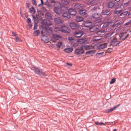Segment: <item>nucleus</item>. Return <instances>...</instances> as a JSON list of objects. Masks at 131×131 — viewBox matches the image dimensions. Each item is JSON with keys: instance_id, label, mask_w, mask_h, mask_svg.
Wrapping results in <instances>:
<instances>
[{"instance_id": "nucleus-5", "label": "nucleus", "mask_w": 131, "mask_h": 131, "mask_svg": "<svg viewBox=\"0 0 131 131\" xmlns=\"http://www.w3.org/2000/svg\"><path fill=\"white\" fill-rule=\"evenodd\" d=\"M62 38V36L59 35L54 34L53 35V37L52 40L54 42H56L57 40H58Z\"/></svg>"}, {"instance_id": "nucleus-45", "label": "nucleus", "mask_w": 131, "mask_h": 131, "mask_svg": "<svg viewBox=\"0 0 131 131\" xmlns=\"http://www.w3.org/2000/svg\"><path fill=\"white\" fill-rule=\"evenodd\" d=\"M95 124L96 125H101V123H99L98 122H95Z\"/></svg>"}, {"instance_id": "nucleus-3", "label": "nucleus", "mask_w": 131, "mask_h": 131, "mask_svg": "<svg viewBox=\"0 0 131 131\" xmlns=\"http://www.w3.org/2000/svg\"><path fill=\"white\" fill-rule=\"evenodd\" d=\"M128 34H127L126 32H123L119 35L120 41H124L128 37Z\"/></svg>"}, {"instance_id": "nucleus-36", "label": "nucleus", "mask_w": 131, "mask_h": 131, "mask_svg": "<svg viewBox=\"0 0 131 131\" xmlns=\"http://www.w3.org/2000/svg\"><path fill=\"white\" fill-rule=\"evenodd\" d=\"M40 33L39 31V30H37L35 31L34 32V35L35 36H38Z\"/></svg>"}, {"instance_id": "nucleus-46", "label": "nucleus", "mask_w": 131, "mask_h": 131, "mask_svg": "<svg viewBox=\"0 0 131 131\" xmlns=\"http://www.w3.org/2000/svg\"><path fill=\"white\" fill-rule=\"evenodd\" d=\"M27 22L28 23H30L31 22V19L30 18H28L27 19Z\"/></svg>"}, {"instance_id": "nucleus-20", "label": "nucleus", "mask_w": 131, "mask_h": 131, "mask_svg": "<svg viewBox=\"0 0 131 131\" xmlns=\"http://www.w3.org/2000/svg\"><path fill=\"white\" fill-rule=\"evenodd\" d=\"M100 14L95 13L93 14L92 17L94 18H97L100 17Z\"/></svg>"}, {"instance_id": "nucleus-56", "label": "nucleus", "mask_w": 131, "mask_h": 131, "mask_svg": "<svg viewBox=\"0 0 131 131\" xmlns=\"http://www.w3.org/2000/svg\"><path fill=\"white\" fill-rule=\"evenodd\" d=\"M28 26H29V28H30L32 26L31 25L29 24L28 25Z\"/></svg>"}, {"instance_id": "nucleus-23", "label": "nucleus", "mask_w": 131, "mask_h": 131, "mask_svg": "<svg viewBox=\"0 0 131 131\" xmlns=\"http://www.w3.org/2000/svg\"><path fill=\"white\" fill-rule=\"evenodd\" d=\"M112 22L111 21L105 22L104 24L103 27V28H105L109 25L110 24H112Z\"/></svg>"}, {"instance_id": "nucleus-33", "label": "nucleus", "mask_w": 131, "mask_h": 131, "mask_svg": "<svg viewBox=\"0 0 131 131\" xmlns=\"http://www.w3.org/2000/svg\"><path fill=\"white\" fill-rule=\"evenodd\" d=\"M46 18L48 19H51V18L50 14L49 13H48L45 14Z\"/></svg>"}, {"instance_id": "nucleus-18", "label": "nucleus", "mask_w": 131, "mask_h": 131, "mask_svg": "<svg viewBox=\"0 0 131 131\" xmlns=\"http://www.w3.org/2000/svg\"><path fill=\"white\" fill-rule=\"evenodd\" d=\"M128 13V11H125L123 13H122L120 15V17L121 18H124L125 16Z\"/></svg>"}, {"instance_id": "nucleus-61", "label": "nucleus", "mask_w": 131, "mask_h": 131, "mask_svg": "<svg viewBox=\"0 0 131 131\" xmlns=\"http://www.w3.org/2000/svg\"><path fill=\"white\" fill-rule=\"evenodd\" d=\"M34 29H36V27L35 25V26H34Z\"/></svg>"}, {"instance_id": "nucleus-57", "label": "nucleus", "mask_w": 131, "mask_h": 131, "mask_svg": "<svg viewBox=\"0 0 131 131\" xmlns=\"http://www.w3.org/2000/svg\"><path fill=\"white\" fill-rule=\"evenodd\" d=\"M67 64L68 66H71L72 64L71 63H67Z\"/></svg>"}, {"instance_id": "nucleus-14", "label": "nucleus", "mask_w": 131, "mask_h": 131, "mask_svg": "<svg viewBox=\"0 0 131 131\" xmlns=\"http://www.w3.org/2000/svg\"><path fill=\"white\" fill-rule=\"evenodd\" d=\"M44 25H45V28L46 29L48 28V27L50 25H52V23L50 21L48 20H47L45 22H44Z\"/></svg>"}, {"instance_id": "nucleus-60", "label": "nucleus", "mask_w": 131, "mask_h": 131, "mask_svg": "<svg viewBox=\"0 0 131 131\" xmlns=\"http://www.w3.org/2000/svg\"><path fill=\"white\" fill-rule=\"evenodd\" d=\"M128 15V16H129V15H131V12L129 13Z\"/></svg>"}, {"instance_id": "nucleus-32", "label": "nucleus", "mask_w": 131, "mask_h": 131, "mask_svg": "<svg viewBox=\"0 0 131 131\" xmlns=\"http://www.w3.org/2000/svg\"><path fill=\"white\" fill-rule=\"evenodd\" d=\"M92 23L90 22L87 21L85 23V26L86 27L92 25Z\"/></svg>"}, {"instance_id": "nucleus-26", "label": "nucleus", "mask_w": 131, "mask_h": 131, "mask_svg": "<svg viewBox=\"0 0 131 131\" xmlns=\"http://www.w3.org/2000/svg\"><path fill=\"white\" fill-rule=\"evenodd\" d=\"M97 28L95 26H93L90 28L89 30L90 31L93 32L95 31Z\"/></svg>"}, {"instance_id": "nucleus-35", "label": "nucleus", "mask_w": 131, "mask_h": 131, "mask_svg": "<svg viewBox=\"0 0 131 131\" xmlns=\"http://www.w3.org/2000/svg\"><path fill=\"white\" fill-rule=\"evenodd\" d=\"M86 40L84 39H80L78 41V42H80L81 44L85 43L86 42Z\"/></svg>"}, {"instance_id": "nucleus-43", "label": "nucleus", "mask_w": 131, "mask_h": 131, "mask_svg": "<svg viewBox=\"0 0 131 131\" xmlns=\"http://www.w3.org/2000/svg\"><path fill=\"white\" fill-rule=\"evenodd\" d=\"M72 44V45L74 47L77 46L78 45L77 42H74L73 44Z\"/></svg>"}, {"instance_id": "nucleus-16", "label": "nucleus", "mask_w": 131, "mask_h": 131, "mask_svg": "<svg viewBox=\"0 0 131 131\" xmlns=\"http://www.w3.org/2000/svg\"><path fill=\"white\" fill-rule=\"evenodd\" d=\"M68 12L70 14L73 15H75L77 13L75 10L71 8H70L69 9Z\"/></svg>"}, {"instance_id": "nucleus-17", "label": "nucleus", "mask_w": 131, "mask_h": 131, "mask_svg": "<svg viewBox=\"0 0 131 131\" xmlns=\"http://www.w3.org/2000/svg\"><path fill=\"white\" fill-rule=\"evenodd\" d=\"M56 46L62 49L64 47V45L61 42H59L57 44Z\"/></svg>"}, {"instance_id": "nucleus-59", "label": "nucleus", "mask_w": 131, "mask_h": 131, "mask_svg": "<svg viewBox=\"0 0 131 131\" xmlns=\"http://www.w3.org/2000/svg\"><path fill=\"white\" fill-rule=\"evenodd\" d=\"M103 53V52H100V53H97V54H102V53Z\"/></svg>"}, {"instance_id": "nucleus-11", "label": "nucleus", "mask_w": 131, "mask_h": 131, "mask_svg": "<svg viewBox=\"0 0 131 131\" xmlns=\"http://www.w3.org/2000/svg\"><path fill=\"white\" fill-rule=\"evenodd\" d=\"M74 8L76 9L81 10L83 8V6L82 5L79 4H76L74 6Z\"/></svg>"}, {"instance_id": "nucleus-40", "label": "nucleus", "mask_w": 131, "mask_h": 131, "mask_svg": "<svg viewBox=\"0 0 131 131\" xmlns=\"http://www.w3.org/2000/svg\"><path fill=\"white\" fill-rule=\"evenodd\" d=\"M54 30L56 31H61V28H60L58 27H55Z\"/></svg>"}, {"instance_id": "nucleus-58", "label": "nucleus", "mask_w": 131, "mask_h": 131, "mask_svg": "<svg viewBox=\"0 0 131 131\" xmlns=\"http://www.w3.org/2000/svg\"><path fill=\"white\" fill-rule=\"evenodd\" d=\"M100 40V39H94L93 40L94 41H97Z\"/></svg>"}, {"instance_id": "nucleus-10", "label": "nucleus", "mask_w": 131, "mask_h": 131, "mask_svg": "<svg viewBox=\"0 0 131 131\" xmlns=\"http://www.w3.org/2000/svg\"><path fill=\"white\" fill-rule=\"evenodd\" d=\"M117 42V38L116 37H114L112 41L111 45L113 46H117L119 44L120 41H119L116 43Z\"/></svg>"}, {"instance_id": "nucleus-27", "label": "nucleus", "mask_w": 131, "mask_h": 131, "mask_svg": "<svg viewBox=\"0 0 131 131\" xmlns=\"http://www.w3.org/2000/svg\"><path fill=\"white\" fill-rule=\"evenodd\" d=\"M73 49L72 48H69L65 49L64 51L66 52H70L73 51Z\"/></svg>"}, {"instance_id": "nucleus-54", "label": "nucleus", "mask_w": 131, "mask_h": 131, "mask_svg": "<svg viewBox=\"0 0 131 131\" xmlns=\"http://www.w3.org/2000/svg\"><path fill=\"white\" fill-rule=\"evenodd\" d=\"M40 1L41 2V4L42 5H43V2L42 0H40Z\"/></svg>"}, {"instance_id": "nucleus-31", "label": "nucleus", "mask_w": 131, "mask_h": 131, "mask_svg": "<svg viewBox=\"0 0 131 131\" xmlns=\"http://www.w3.org/2000/svg\"><path fill=\"white\" fill-rule=\"evenodd\" d=\"M68 40L69 42L72 43H73V42H74L76 41L74 39V38L72 37H69L68 38Z\"/></svg>"}, {"instance_id": "nucleus-7", "label": "nucleus", "mask_w": 131, "mask_h": 131, "mask_svg": "<svg viewBox=\"0 0 131 131\" xmlns=\"http://www.w3.org/2000/svg\"><path fill=\"white\" fill-rule=\"evenodd\" d=\"M84 50L82 48H81V46L79 48H77L75 50V52L77 55L82 54L84 52Z\"/></svg>"}, {"instance_id": "nucleus-48", "label": "nucleus", "mask_w": 131, "mask_h": 131, "mask_svg": "<svg viewBox=\"0 0 131 131\" xmlns=\"http://www.w3.org/2000/svg\"><path fill=\"white\" fill-rule=\"evenodd\" d=\"M131 23V20H130L127 23L125 24V25H129Z\"/></svg>"}, {"instance_id": "nucleus-15", "label": "nucleus", "mask_w": 131, "mask_h": 131, "mask_svg": "<svg viewBox=\"0 0 131 131\" xmlns=\"http://www.w3.org/2000/svg\"><path fill=\"white\" fill-rule=\"evenodd\" d=\"M107 46V43H104L100 44L98 46V48L99 49H101L104 48L106 47Z\"/></svg>"}, {"instance_id": "nucleus-2", "label": "nucleus", "mask_w": 131, "mask_h": 131, "mask_svg": "<svg viewBox=\"0 0 131 131\" xmlns=\"http://www.w3.org/2000/svg\"><path fill=\"white\" fill-rule=\"evenodd\" d=\"M32 69L36 73L38 74L45 76H46V74L42 72L41 71L40 69L37 68H36L34 67H32Z\"/></svg>"}, {"instance_id": "nucleus-64", "label": "nucleus", "mask_w": 131, "mask_h": 131, "mask_svg": "<svg viewBox=\"0 0 131 131\" xmlns=\"http://www.w3.org/2000/svg\"><path fill=\"white\" fill-rule=\"evenodd\" d=\"M113 131H117L116 129H114L113 130Z\"/></svg>"}, {"instance_id": "nucleus-8", "label": "nucleus", "mask_w": 131, "mask_h": 131, "mask_svg": "<svg viewBox=\"0 0 131 131\" xmlns=\"http://www.w3.org/2000/svg\"><path fill=\"white\" fill-rule=\"evenodd\" d=\"M69 26L72 29H77L79 27V26L76 23H69Z\"/></svg>"}, {"instance_id": "nucleus-52", "label": "nucleus", "mask_w": 131, "mask_h": 131, "mask_svg": "<svg viewBox=\"0 0 131 131\" xmlns=\"http://www.w3.org/2000/svg\"><path fill=\"white\" fill-rule=\"evenodd\" d=\"M112 51V49H108V51H107V52H108L109 53V52H111Z\"/></svg>"}, {"instance_id": "nucleus-21", "label": "nucleus", "mask_w": 131, "mask_h": 131, "mask_svg": "<svg viewBox=\"0 0 131 131\" xmlns=\"http://www.w3.org/2000/svg\"><path fill=\"white\" fill-rule=\"evenodd\" d=\"M105 31L103 29H101L96 32V34L99 35H103L104 34Z\"/></svg>"}, {"instance_id": "nucleus-47", "label": "nucleus", "mask_w": 131, "mask_h": 131, "mask_svg": "<svg viewBox=\"0 0 131 131\" xmlns=\"http://www.w3.org/2000/svg\"><path fill=\"white\" fill-rule=\"evenodd\" d=\"M96 2V0H93L91 1L90 3L91 4H95V3Z\"/></svg>"}, {"instance_id": "nucleus-42", "label": "nucleus", "mask_w": 131, "mask_h": 131, "mask_svg": "<svg viewBox=\"0 0 131 131\" xmlns=\"http://www.w3.org/2000/svg\"><path fill=\"white\" fill-rule=\"evenodd\" d=\"M122 10H117L115 11V13L116 14H118L121 13Z\"/></svg>"}, {"instance_id": "nucleus-63", "label": "nucleus", "mask_w": 131, "mask_h": 131, "mask_svg": "<svg viewBox=\"0 0 131 131\" xmlns=\"http://www.w3.org/2000/svg\"><path fill=\"white\" fill-rule=\"evenodd\" d=\"M120 0H115V1L117 2H119Z\"/></svg>"}, {"instance_id": "nucleus-13", "label": "nucleus", "mask_w": 131, "mask_h": 131, "mask_svg": "<svg viewBox=\"0 0 131 131\" xmlns=\"http://www.w3.org/2000/svg\"><path fill=\"white\" fill-rule=\"evenodd\" d=\"M42 34L41 37V39L43 41L46 42H47L48 41V38L46 36H44L43 35V32L42 31H41Z\"/></svg>"}, {"instance_id": "nucleus-24", "label": "nucleus", "mask_w": 131, "mask_h": 131, "mask_svg": "<svg viewBox=\"0 0 131 131\" xmlns=\"http://www.w3.org/2000/svg\"><path fill=\"white\" fill-rule=\"evenodd\" d=\"M75 20L77 22H79L83 20V18L81 17L77 16L76 17Z\"/></svg>"}, {"instance_id": "nucleus-9", "label": "nucleus", "mask_w": 131, "mask_h": 131, "mask_svg": "<svg viewBox=\"0 0 131 131\" xmlns=\"http://www.w3.org/2000/svg\"><path fill=\"white\" fill-rule=\"evenodd\" d=\"M54 21L56 24H60L62 23V21L61 18L59 17H57L54 19Z\"/></svg>"}, {"instance_id": "nucleus-28", "label": "nucleus", "mask_w": 131, "mask_h": 131, "mask_svg": "<svg viewBox=\"0 0 131 131\" xmlns=\"http://www.w3.org/2000/svg\"><path fill=\"white\" fill-rule=\"evenodd\" d=\"M115 4L112 2L109 3L108 5V7L109 8H112L114 5Z\"/></svg>"}, {"instance_id": "nucleus-30", "label": "nucleus", "mask_w": 131, "mask_h": 131, "mask_svg": "<svg viewBox=\"0 0 131 131\" xmlns=\"http://www.w3.org/2000/svg\"><path fill=\"white\" fill-rule=\"evenodd\" d=\"M62 17L63 18H67L68 19H69L70 18V16L68 15L67 13H64L62 15Z\"/></svg>"}, {"instance_id": "nucleus-6", "label": "nucleus", "mask_w": 131, "mask_h": 131, "mask_svg": "<svg viewBox=\"0 0 131 131\" xmlns=\"http://www.w3.org/2000/svg\"><path fill=\"white\" fill-rule=\"evenodd\" d=\"M61 31L63 32L66 33H69V28L64 25L61 26Z\"/></svg>"}, {"instance_id": "nucleus-37", "label": "nucleus", "mask_w": 131, "mask_h": 131, "mask_svg": "<svg viewBox=\"0 0 131 131\" xmlns=\"http://www.w3.org/2000/svg\"><path fill=\"white\" fill-rule=\"evenodd\" d=\"M62 2L64 5H67L68 3V2L67 0H62Z\"/></svg>"}, {"instance_id": "nucleus-53", "label": "nucleus", "mask_w": 131, "mask_h": 131, "mask_svg": "<svg viewBox=\"0 0 131 131\" xmlns=\"http://www.w3.org/2000/svg\"><path fill=\"white\" fill-rule=\"evenodd\" d=\"M130 2V1H129L128 2L125 3L124 4L125 5H126L127 4H128Z\"/></svg>"}, {"instance_id": "nucleus-38", "label": "nucleus", "mask_w": 131, "mask_h": 131, "mask_svg": "<svg viewBox=\"0 0 131 131\" xmlns=\"http://www.w3.org/2000/svg\"><path fill=\"white\" fill-rule=\"evenodd\" d=\"M116 81V79L115 78L112 79L111 80V81L110 82V83L112 84L114 83Z\"/></svg>"}, {"instance_id": "nucleus-49", "label": "nucleus", "mask_w": 131, "mask_h": 131, "mask_svg": "<svg viewBox=\"0 0 131 131\" xmlns=\"http://www.w3.org/2000/svg\"><path fill=\"white\" fill-rule=\"evenodd\" d=\"M32 3L34 5H36V3L35 0H32Z\"/></svg>"}, {"instance_id": "nucleus-44", "label": "nucleus", "mask_w": 131, "mask_h": 131, "mask_svg": "<svg viewBox=\"0 0 131 131\" xmlns=\"http://www.w3.org/2000/svg\"><path fill=\"white\" fill-rule=\"evenodd\" d=\"M97 8V7H94L93 8L91 9V11L92 12H93V10L96 11Z\"/></svg>"}, {"instance_id": "nucleus-39", "label": "nucleus", "mask_w": 131, "mask_h": 131, "mask_svg": "<svg viewBox=\"0 0 131 131\" xmlns=\"http://www.w3.org/2000/svg\"><path fill=\"white\" fill-rule=\"evenodd\" d=\"M121 5L122 4H118L115 7V9H117L121 7Z\"/></svg>"}, {"instance_id": "nucleus-29", "label": "nucleus", "mask_w": 131, "mask_h": 131, "mask_svg": "<svg viewBox=\"0 0 131 131\" xmlns=\"http://www.w3.org/2000/svg\"><path fill=\"white\" fill-rule=\"evenodd\" d=\"M121 24V23L120 22H118L116 23H115L112 25L111 26L112 27H116L120 25Z\"/></svg>"}, {"instance_id": "nucleus-55", "label": "nucleus", "mask_w": 131, "mask_h": 131, "mask_svg": "<svg viewBox=\"0 0 131 131\" xmlns=\"http://www.w3.org/2000/svg\"><path fill=\"white\" fill-rule=\"evenodd\" d=\"M91 51H88L87 52H86V54H88H88H89V53H91Z\"/></svg>"}, {"instance_id": "nucleus-4", "label": "nucleus", "mask_w": 131, "mask_h": 131, "mask_svg": "<svg viewBox=\"0 0 131 131\" xmlns=\"http://www.w3.org/2000/svg\"><path fill=\"white\" fill-rule=\"evenodd\" d=\"M84 34L83 31L81 30H79L77 31L74 32V35L76 37L79 38L82 36Z\"/></svg>"}, {"instance_id": "nucleus-22", "label": "nucleus", "mask_w": 131, "mask_h": 131, "mask_svg": "<svg viewBox=\"0 0 131 131\" xmlns=\"http://www.w3.org/2000/svg\"><path fill=\"white\" fill-rule=\"evenodd\" d=\"M119 105V104L114 107H113L112 108L107 110H106V112L107 113H108L110 112L113 111L114 110H115V109Z\"/></svg>"}, {"instance_id": "nucleus-25", "label": "nucleus", "mask_w": 131, "mask_h": 131, "mask_svg": "<svg viewBox=\"0 0 131 131\" xmlns=\"http://www.w3.org/2000/svg\"><path fill=\"white\" fill-rule=\"evenodd\" d=\"M111 13V11L107 9L103 12V14L104 15H108Z\"/></svg>"}, {"instance_id": "nucleus-19", "label": "nucleus", "mask_w": 131, "mask_h": 131, "mask_svg": "<svg viewBox=\"0 0 131 131\" xmlns=\"http://www.w3.org/2000/svg\"><path fill=\"white\" fill-rule=\"evenodd\" d=\"M81 48H82L83 49L84 48L85 49L87 50L90 49L91 47L89 45H83L81 46Z\"/></svg>"}, {"instance_id": "nucleus-12", "label": "nucleus", "mask_w": 131, "mask_h": 131, "mask_svg": "<svg viewBox=\"0 0 131 131\" xmlns=\"http://www.w3.org/2000/svg\"><path fill=\"white\" fill-rule=\"evenodd\" d=\"M79 13L83 17H86L88 16L87 13L85 10H80L79 11Z\"/></svg>"}, {"instance_id": "nucleus-50", "label": "nucleus", "mask_w": 131, "mask_h": 131, "mask_svg": "<svg viewBox=\"0 0 131 131\" xmlns=\"http://www.w3.org/2000/svg\"><path fill=\"white\" fill-rule=\"evenodd\" d=\"M12 34L13 36H16V34L14 32H12Z\"/></svg>"}, {"instance_id": "nucleus-62", "label": "nucleus", "mask_w": 131, "mask_h": 131, "mask_svg": "<svg viewBox=\"0 0 131 131\" xmlns=\"http://www.w3.org/2000/svg\"><path fill=\"white\" fill-rule=\"evenodd\" d=\"M101 124H102L103 125H105H105L102 122L101 123Z\"/></svg>"}, {"instance_id": "nucleus-41", "label": "nucleus", "mask_w": 131, "mask_h": 131, "mask_svg": "<svg viewBox=\"0 0 131 131\" xmlns=\"http://www.w3.org/2000/svg\"><path fill=\"white\" fill-rule=\"evenodd\" d=\"M16 41L18 42H20L21 41L20 39L17 36L16 37Z\"/></svg>"}, {"instance_id": "nucleus-34", "label": "nucleus", "mask_w": 131, "mask_h": 131, "mask_svg": "<svg viewBox=\"0 0 131 131\" xmlns=\"http://www.w3.org/2000/svg\"><path fill=\"white\" fill-rule=\"evenodd\" d=\"M30 12L32 14H34L35 12V9L34 7H32L30 9Z\"/></svg>"}, {"instance_id": "nucleus-51", "label": "nucleus", "mask_w": 131, "mask_h": 131, "mask_svg": "<svg viewBox=\"0 0 131 131\" xmlns=\"http://www.w3.org/2000/svg\"><path fill=\"white\" fill-rule=\"evenodd\" d=\"M29 6V3H27L26 4V6L28 8Z\"/></svg>"}, {"instance_id": "nucleus-1", "label": "nucleus", "mask_w": 131, "mask_h": 131, "mask_svg": "<svg viewBox=\"0 0 131 131\" xmlns=\"http://www.w3.org/2000/svg\"><path fill=\"white\" fill-rule=\"evenodd\" d=\"M51 3H54V8L53 9L54 12L59 15L61 14L64 9L66 8L62 6L60 3L58 2H55L53 0H50Z\"/></svg>"}]
</instances>
